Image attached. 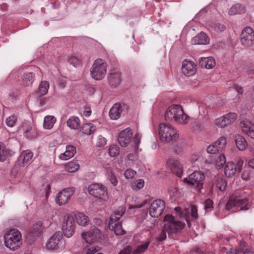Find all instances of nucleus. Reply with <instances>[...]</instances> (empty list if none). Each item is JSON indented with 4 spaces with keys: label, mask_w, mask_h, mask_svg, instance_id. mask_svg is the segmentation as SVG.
I'll return each mask as SVG.
<instances>
[{
    "label": "nucleus",
    "mask_w": 254,
    "mask_h": 254,
    "mask_svg": "<svg viewBox=\"0 0 254 254\" xmlns=\"http://www.w3.org/2000/svg\"><path fill=\"white\" fill-rule=\"evenodd\" d=\"M166 121H174L181 124H186L190 117L184 113L183 108L179 105H173L166 110L165 114Z\"/></svg>",
    "instance_id": "obj_1"
},
{
    "label": "nucleus",
    "mask_w": 254,
    "mask_h": 254,
    "mask_svg": "<svg viewBox=\"0 0 254 254\" xmlns=\"http://www.w3.org/2000/svg\"><path fill=\"white\" fill-rule=\"evenodd\" d=\"M158 133L160 139L164 143H173L179 137L178 130L172 125L169 124H160Z\"/></svg>",
    "instance_id": "obj_2"
},
{
    "label": "nucleus",
    "mask_w": 254,
    "mask_h": 254,
    "mask_svg": "<svg viewBox=\"0 0 254 254\" xmlns=\"http://www.w3.org/2000/svg\"><path fill=\"white\" fill-rule=\"evenodd\" d=\"M3 238L5 246L11 251L17 250L22 245V235L17 229L9 230L4 234Z\"/></svg>",
    "instance_id": "obj_3"
},
{
    "label": "nucleus",
    "mask_w": 254,
    "mask_h": 254,
    "mask_svg": "<svg viewBox=\"0 0 254 254\" xmlns=\"http://www.w3.org/2000/svg\"><path fill=\"white\" fill-rule=\"evenodd\" d=\"M126 210L125 207L121 206L115 210L110 216L109 227L111 230L114 231L116 235H122L126 233V231L123 229L122 221H120Z\"/></svg>",
    "instance_id": "obj_4"
},
{
    "label": "nucleus",
    "mask_w": 254,
    "mask_h": 254,
    "mask_svg": "<svg viewBox=\"0 0 254 254\" xmlns=\"http://www.w3.org/2000/svg\"><path fill=\"white\" fill-rule=\"evenodd\" d=\"M164 230L169 235L176 234L179 231L183 229L185 224L175 219L173 216L170 214L166 215L164 218Z\"/></svg>",
    "instance_id": "obj_5"
},
{
    "label": "nucleus",
    "mask_w": 254,
    "mask_h": 254,
    "mask_svg": "<svg viewBox=\"0 0 254 254\" xmlns=\"http://www.w3.org/2000/svg\"><path fill=\"white\" fill-rule=\"evenodd\" d=\"M107 63L102 59H98L93 63L90 69L92 77L96 80H101L107 72Z\"/></svg>",
    "instance_id": "obj_6"
},
{
    "label": "nucleus",
    "mask_w": 254,
    "mask_h": 254,
    "mask_svg": "<svg viewBox=\"0 0 254 254\" xmlns=\"http://www.w3.org/2000/svg\"><path fill=\"white\" fill-rule=\"evenodd\" d=\"M234 207H240L241 210H247L250 209L251 204L247 198L240 199L233 194L229 197L225 208L226 210H230Z\"/></svg>",
    "instance_id": "obj_7"
},
{
    "label": "nucleus",
    "mask_w": 254,
    "mask_h": 254,
    "mask_svg": "<svg viewBox=\"0 0 254 254\" xmlns=\"http://www.w3.org/2000/svg\"><path fill=\"white\" fill-rule=\"evenodd\" d=\"M88 191L90 194L105 201L109 198L107 189L102 184H92L88 187Z\"/></svg>",
    "instance_id": "obj_8"
},
{
    "label": "nucleus",
    "mask_w": 254,
    "mask_h": 254,
    "mask_svg": "<svg viewBox=\"0 0 254 254\" xmlns=\"http://www.w3.org/2000/svg\"><path fill=\"white\" fill-rule=\"evenodd\" d=\"M75 223L72 216H64L62 223V230L65 236L71 237L75 231Z\"/></svg>",
    "instance_id": "obj_9"
},
{
    "label": "nucleus",
    "mask_w": 254,
    "mask_h": 254,
    "mask_svg": "<svg viewBox=\"0 0 254 254\" xmlns=\"http://www.w3.org/2000/svg\"><path fill=\"white\" fill-rule=\"evenodd\" d=\"M241 42L246 47H250L254 44V31L250 27H245L241 34Z\"/></svg>",
    "instance_id": "obj_10"
},
{
    "label": "nucleus",
    "mask_w": 254,
    "mask_h": 254,
    "mask_svg": "<svg viewBox=\"0 0 254 254\" xmlns=\"http://www.w3.org/2000/svg\"><path fill=\"white\" fill-rule=\"evenodd\" d=\"M165 208V203L161 199L154 200L149 208L150 215L153 218L159 217Z\"/></svg>",
    "instance_id": "obj_11"
},
{
    "label": "nucleus",
    "mask_w": 254,
    "mask_h": 254,
    "mask_svg": "<svg viewBox=\"0 0 254 254\" xmlns=\"http://www.w3.org/2000/svg\"><path fill=\"white\" fill-rule=\"evenodd\" d=\"M73 192L72 188H66L62 190L57 194L56 202L59 205L65 204L69 201Z\"/></svg>",
    "instance_id": "obj_12"
},
{
    "label": "nucleus",
    "mask_w": 254,
    "mask_h": 254,
    "mask_svg": "<svg viewBox=\"0 0 254 254\" xmlns=\"http://www.w3.org/2000/svg\"><path fill=\"white\" fill-rule=\"evenodd\" d=\"M226 144V137L221 136L215 142L207 147V151L210 154H215L218 152L222 151L225 148Z\"/></svg>",
    "instance_id": "obj_13"
},
{
    "label": "nucleus",
    "mask_w": 254,
    "mask_h": 254,
    "mask_svg": "<svg viewBox=\"0 0 254 254\" xmlns=\"http://www.w3.org/2000/svg\"><path fill=\"white\" fill-rule=\"evenodd\" d=\"M133 133L129 128L123 130L118 136V140L122 147H127L132 139Z\"/></svg>",
    "instance_id": "obj_14"
},
{
    "label": "nucleus",
    "mask_w": 254,
    "mask_h": 254,
    "mask_svg": "<svg viewBox=\"0 0 254 254\" xmlns=\"http://www.w3.org/2000/svg\"><path fill=\"white\" fill-rule=\"evenodd\" d=\"M197 71L196 64L193 62L185 60L182 66V73L187 76L194 75Z\"/></svg>",
    "instance_id": "obj_15"
},
{
    "label": "nucleus",
    "mask_w": 254,
    "mask_h": 254,
    "mask_svg": "<svg viewBox=\"0 0 254 254\" xmlns=\"http://www.w3.org/2000/svg\"><path fill=\"white\" fill-rule=\"evenodd\" d=\"M63 238L62 233L60 232H56L51 238L48 240L46 243V248L48 249L54 250L59 248V244L60 241Z\"/></svg>",
    "instance_id": "obj_16"
},
{
    "label": "nucleus",
    "mask_w": 254,
    "mask_h": 254,
    "mask_svg": "<svg viewBox=\"0 0 254 254\" xmlns=\"http://www.w3.org/2000/svg\"><path fill=\"white\" fill-rule=\"evenodd\" d=\"M242 131L252 138H254V124L247 119H245L240 123Z\"/></svg>",
    "instance_id": "obj_17"
},
{
    "label": "nucleus",
    "mask_w": 254,
    "mask_h": 254,
    "mask_svg": "<svg viewBox=\"0 0 254 254\" xmlns=\"http://www.w3.org/2000/svg\"><path fill=\"white\" fill-rule=\"evenodd\" d=\"M33 156V153L30 151H23L19 157L18 164L23 167L28 166L31 162Z\"/></svg>",
    "instance_id": "obj_18"
},
{
    "label": "nucleus",
    "mask_w": 254,
    "mask_h": 254,
    "mask_svg": "<svg viewBox=\"0 0 254 254\" xmlns=\"http://www.w3.org/2000/svg\"><path fill=\"white\" fill-rule=\"evenodd\" d=\"M108 80L111 86L115 87L119 86L121 82L120 71L118 69L111 70L108 76Z\"/></svg>",
    "instance_id": "obj_19"
},
{
    "label": "nucleus",
    "mask_w": 254,
    "mask_h": 254,
    "mask_svg": "<svg viewBox=\"0 0 254 254\" xmlns=\"http://www.w3.org/2000/svg\"><path fill=\"white\" fill-rule=\"evenodd\" d=\"M167 164L171 171L179 177H181L183 174V167L181 163L176 160L171 159L167 161Z\"/></svg>",
    "instance_id": "obj_20"
},
{
    "label": "nucleus",
    "mask_w": 254,
    "mask_h": 254,
    "mask_svg": "<svg viewBox=\"0 0 254 254\" xmlns=\"http://www.w3.org/2000/svg\"><path fill=\"white\" fill-rule=\"evenodd\" d=\"M209 42V38L204 32H200L191 39L193 45H206Z\"/></svg>",
    "instance_id": "obj_21"
},
{
    "label": "nucleus",
    "mask_w": 254,
    "mask_h": 254,
    "mask_svg": "<svg viewBox=\"0 0 254 254\" xmlns=\"http://www.w3.org/2000/svg\"><path fill=\"white\" fill-rule=\"evenodd\" d=\"M205 178L204 174L200 171H194L189 175L188 183L194 185L201 182Z\"/></svg>",
    "instance_id": "obj_22"
},
{
    "label": "nucleus",
    "mask_w": 254,
    "mask_h": 254,
    "mask_svg": "<svg viewBox=\"0 0 254 254\" xmlns=\"http://www.w3.org/2000/svg\"><path fill=\"white\" fill-rule=\"evenodd\" d=\"M199 65L202 68L211 69L215 65V61L212 57H202L199 61Z\"/></svg>",
    "instance_id": "obj_23"
},
{
    "label": "nucleus",
    "mask_w": 254,
    "mask_h": 254,
    "mask_svg": "<svg viewBox=\"0 0 254 254\" xmlns=\"http://www.w3.org/2000/svg\"><path fill=\"white\" fill-rule=\"evenodd\" d=\"M76 148L71 145L66 146L65 151L59 156V158L63 160H66L72 157L76 153Z\"/></svg>",
    "instance_id": "obj_24"
},
{
    "label": "nucleus",
    "mask_w": 254,
    "mask_h": 254,
    "mask_svg": "<svg viewBox=\"0 0 254 254\" xmlns=\"http://www.w3.org/2000/svg\"><path fill=\"white\" fill-rule=\"evenodd\" d=\"M122 111L121 105L120 103H116L110 109L109 116L111 119L117 120L120 118Z\"/></svg>",
    "instance_id": "obj_25"
},
{
    "label": "nucleus",
    "mask_w": 254,
    "mask_h": 254,
    "mask_svg": "<svg viewBox=\"0 0 254 254\" xmlns=\"http://www.w3.org/2000/svg\"><path fill=\"white\" fill-rule=\"evenodd\" d=\"M99 232V230L95 227L92 228L89 232L83 233L82 236L83 239L89 244L93 242L94 240L96 239L95 233Z\"/></svg>",
    "instance_id": "obj_26"
},
{
    "label": "nucleus",
    "mask_w": 254,
    "mask_h": 254,
    "mask_svg": "<svg viewBox=\"0 0 254 254\" xmlns=\"http://www.w3.org/2000/svg\"><path fill=\"white\" fill-rule=\"evenodd\" d=\"M237 172L236 165L233 162H228L225 167L224 173L228 178L233 177Z\"/></svg>",
    "instance_id": "obj_27"
},
{
    "label": "nucleus",
    "mask_w": 254,
    "mask_h": 254,
    "mask_svg": "<svg viewBox=\"0 0 254 254\" xmlns=\"http://www.w3.org/2000/svg\"><path fill=\"white\" fill-rule=\"evenodd\" d=\"M246 11L245 7L240 3H237L233 5L229 10V13L231 15L237 14L244 13Z\"/></svg>",
    "instance_id": "obj_28"
},
{
    "label": "nucleus",
    "mask_w": 254,
    "mask_h": 254,
    "mask_svg": "<svg viewBox=\"0 0 254 254\" xmlns=\"http://www.w3.org/2000/svg\"><path fill=\"white\" fill-rule=\"evenodd\" d=\"M150 242L151 241L148 239L142 242L135 250L132 251V254H141L144 253L148 249Z\"/></svg>",
    "instance_id": "obj_29"
},
{
    "label": "nucleus",
    "mask_w": 254,
    "mask_h": 254,
    "mask_svg": "<svg viewBox=\"0 0 254 254\" xmlns=\"http://www.w3.org/2000/svg\"><path fill=\"white\" fill-rule=\"evenodd\" d=\"M238 251H240V253H242V254H254L252 247L244 241L240 242Z\"/></svg>",
    "instance_id": "obj_30"
},
{
    "label": "nucleus",
    "mask_w": 254,
    "mask_h": 254,
    "mask_svg": "<svg viewBox=\"0 0 254 254\" xmlns=\"http://www.w3.org/2000/svg\"><path fill=\"white\" fill-rule=\"evenodd\" d=\"M22 128L27 137L32 138L36 136V131L34 129L32 128L30 124L25 123L22 125Z\"/></svg>",
    "instance_id": "obj_31"
},
{
    "label": "nucleus",
    "mask_w": 254,
    "mask_h": 254,
    "mask_svg": "<svg viewBox=\"0 0 254 254\" xmlns=\"http://www.w3.org/2000/svg\"><path fill=\"white\" fill-rule=\"evenodd\" d=\"M75 219L77 223L82 226H86L88 222V216L81 212L75 214Z\"/></svg>",
    "instance_id": "obj_32"
},
{
    "label": "nucleus",
    "mask_w": 254,
    "mask_h": 254,
    "mask_svg": "<svg viewBox=\"0 0 254 254\" xmlns=\"http://www.w3.org/2000/svg\"><path fill=\"white\" fill-rule=\"evenodd\" d=\"M96 129V127L91 123L84 124L81 127L82 132L87 135L93 133L95 131Z\"/></svg>",
    "instance_id": "obj_33"
},
{
    "label": "nucleus",
    "mask_w": 254,
    "mask_h": 254,
    "mask_svg": "<svg viewBox=\"0 0 254 254\" xmlns=\"http://www.w3.org/2000/svg\"><path fill=\"white\" fill-rule=\"evenodd\" d=\"M56 118L53 116H47L45 117L43 123V127L46 129H51L55 123Z\"/></svg>",
    "instance_id": "obj_34"
},
{
    "label": "nucleus",
    "mask_w": 254,
    "mask_h": 254,
    "mask_svg": "<svg viewBox=\"0 0 254 254\" xmlns=\"http://www.w3.org/2000/svg\"><path fill=\"white\" fill-rule=\"evenodd\" d=\"M35 80V75L33 72L24 73L22 76V81L24 84L27 86L32 85Z\"/></svg>",
    "instance_id": "obj_35"
},
{
    "label": "nucleus",
    "mask_w": 254,
    "mask_h": 254,
    "mask_svg": "<svg viewBox=\"0 0 254 254\" xmlns=\"http://www.w3.org/2000/svg\"><path fill=\"white\" fill-rule=\"evenodd\" d=\"M236 144L240 150H244L246 149L248 144L244 137L241 135H237L235 139Z\"/></svg>",
    "instance_id": "obj_36"
},
{
    "label": "nucleus",
    "mask_w": 254,
    "mask_h": 254,
    "mask_svg": "<svg viewBox=\"0 0 254 254\" xmlns=\"http://www.w3.org/2000/svg\"><path fill=\"white\" fill-rule=\"evenodd\" d=\"M67 126L72 129H77L80 127V120L78 118L72 116L67 121Z\"/></svg>",
    "instance_id": "obj_37"
},
{
    "label": "nucleus",
    "mask_w": 254,
    "mask_h": 254,
    "mask_svg": "<svg viewBox=\"0 0 254 254\" xmlns=\"http://www.w3.org/2000/svg\"><path fill=\"white\" fill-rule=\"evenodd\" d=\"M9 155L11 151L6 148L4 143H0V161H4Z\"/></svg>",
    "instance_id": "obj_38"
},
{
    "label": "nucleus",
    "mask_w": 254,
    "mask_h": 254,
    "mask_svg": "<svg viewBox=\"0 0 254 254\" xmlns=\"http://www.w3.org/2000/svg\"><path fill=\"white\" fill-rule=\"evenodd\" d=\"M49 88V84L48 82L46 81H42L39 86L37 94L40 96L44 95L48 92Z\"/></svg>",
    "instance_id": "obj_39"
},
{
    "label": "nucleus",
    "mask_w": 254,
    "mask_h": 254,
    "mask_svg": "<svg viewBox=\"0 0 254 254\" xmlns=\"http://www.w3.org/2000/svg\"><path fill=\"white\" fill-rule=\"evenodd\" d=\"M226 162V158L224 154L216 155L215 158V163L217 168H221Z\"/></svg>",
    "instance_id": "obj_40"
},
{
    "label": "nucleus",
    "mask_w": 254,
    "mask_h": 254,
    "mask_svg": "<svg viewBox=\"0 0 254 254\" xmlns=\"http://www.w3.org/2000/svg\"><path fill=\"white\" fill-rule=\"evenodd\" d=\"M79 165L75 162H70L67 163L64 167L66 171L70 173H73L78 170Z\"/></svg>",
    "instance_id": "obj_41"
},
{
    "label": "nucleus",
    "mask_w": 254,
    "mask_h": 254,
    "mask_svg": "<svg viewBox=\"0 0 254 254\" xmlns=\"http://www.w3.org/2000/svg\"><path fill=\"white\" fill-rule=\"evenodd\" d=\"M226 185V184L223 179H217L216 180V184H213L212 185L210 190L212 191L213 188L215 187L216 188L222 191L225 190Z\"/></svg>",
    "instance_id": "obj_42"
},
{
    "label": "nucleus",
    "mask_w": 254,
    "mask_h": 254,
    "mask_svg": "<svg viewBox=\"0 0 254 254\" xmlns=\"http://www.w3.org/2000/svg\"><path fill=\"white\" fill-rule=\"evenodd\" d=\"M44 227L42 225V223L41 221H38L35 224L33 225L32 228V232L37 235L39 234L41 232H42L43 230Z\"/></svg>",
    "instance_id": "obj_43"
},
{
    "label": "nucleus",
    "mask_w": 254,
    "mask_h": 254,
    "mask_svg": "<svg viewBox=\"0 0 254 254\" xmlns=\"http://www.w3.org/2000/svg\"><path fill=\"white\" fill-rule=\"evenodd\" d=\"M192 129L195 132H198L203 129L202 123L200 120H196L191 123Z\"/></svg>",
    "instance_id": "obj_44"
},
{
    "label": "nucleus",
    "mask_w": 254,
    "mask_h": 254,
    "mask_svg": "<svg viewBox=\"0 0 254 254\" xmlns=\"http://www.w3.org/2000/svg\"><path fill=\"white\" fill-rule=\"evenodd\" d=\"M144 185V180L142 179H139L131 183V187L133 190H137L142 189Z\"/></svg>",
    "instance_id": "obj_45"
},
{
    "label": "nucleus",
    "mask_w": 254,
    "mask_h": 254,
    "mask_svg": "<svg viewBox=\"0 0 254 254\" xmlns=\"http://www.w3.org/2000/svg\"><path fill=\"white\" fill-rule=\"evenodd\" d=\"M211 27L212 30L217 33L222 32L226 29V26L224 24L219 23H213L211 25Z\"/></svg>",
    "instance_id": "obj_46"
},
{
    "label": "nucleus",
    "mask_w": 254,
    "mask_h": 254,
    "mask_svg": "<svg viewBox=\"0 0 254 254\" xmlns=\"http://www.w3.org/2000/svg\"><path fill=\"white\" fill-rule=\"evenodd\" d=\"M215 124L218 127L220 128L224 127L228 125L224 116L216 119Z\"/></svg>",
    "instance_id": "obj_47"
},
{
    "label": "nucleus",
    "mask_w": 254,
    "mask_h": 254,
    "mask_svg": "<svg viewBox=\"0 0 254 254\" xmlns=\"http://www.w3.org/2000/svg\"><path fill=\"white\" fill-rule=\"evenodd\" d=\"M107 176L108 179L110 181V182L114 186H116L117 185L118 181V180L115 175L114 173L111 170H109L107 171Z\"/></svg>",
    "instance_id": "obj_48"
},
{
    "label": "nucleus",
    "mask_w": 254,
    "mask_h": 254,
    "mask_svg": "<svg viewBox=\"0 0 254 254\" xmlns=\"http://www.w3.org/2000/svg\"><path fill=\"white\" fill-rule=\"evenodd\" d=\"M224 117L228 125H229L234 122L237 119V115L234 113H229V114L225 115Z\"/></svg>",
    "instance_id": "obj_49"
},
{
    "label": "nucleus",
    "mask_w": 254,
    "mask_h": 254,
    "mask_svg": "<svg viewBox=\"0 0 254 254\" xmlns=\"http://www.w3.org/2000/svg\"><path fill=\"white\" fill-rule=\"evenodd\" d=\"M119 152V148L116 145H111L109 149V153L112 157L117 156Z\"/></svg>",
    "instance_id": "obj_50"
},
{
    "label": "nucleus",
    "mask_w": 254,
    "mask_h": 254,
    "mask_svg": "<svg viewBox=\"0 0 254 254\" xmlns=\"http://www.w3.org/2000/svg\"><path fill=\"white\" fill-rule=\"evenodd\" d=\"M16 121V117L14 115H12L6 119L5 123L8 127H12L15 124Z\"/></svg>",
    "instance_id": "obj_51"
},
{
    "label": "nucleus",
    "mask_w": 254,
    "mask_h": 254,
    "mask_svg": "<svg viewBox=\"0 0 254 254\" xmlns=\"http://www.w3.org/2000/svg\"><path fill=\"white\" fill-rule=\"evenodd\" d=\"M251 176V170L249 168H245L242 174V178L244 180H248Z\"/></svg>",
    "instance_id": "obj_52"
},
{
    "label": "nucleus",
    "mask_w": 254,
    "mask_h": 254,
    "mask_svg": "<svg viewBox=\"0 0 254 254\" xmlns=\"http://www.w3.org/2000/svg\"><path fill=\"white\" fill-rule=\"evenodd\" d=\"M68 62L69 64H72L75 67L79 65L80 64V60H79L75 56L70 57L69 58Z\"/></svg>",
    "instance_id": "obj_53"
},
{
    "label": "nucleus",
    "mask_w": 254,
    "mask_h": 254,
    "mask_svg": "<svg viewBox=\"0 0 254 254\" xmlns=\"http://www.w3.org/2000/svg\"><path fill=\"white\" fill-rule=\"evenodd\" d=\"M135 174L136 172L131 169H127L124 173L125 177L127 179H132Z\"/></svg>",
    "instance_id": "obj_54"
},
{
    "label": "nucleus",
    "mask_w": 254,
    "mask_h": 254,
    "mask_svg": "<svg viewBox=\"0 0 254 254\" xmlns=\"http://www.w3.org/2000/svg\"><path fill=\"white\" fill-rule=\"evenodd\" d=\"M204 207L206 211H211L213 208V201L210 199H206L204 202Z\"/></svg>",
    "instance_id": "obj_55"
},
{
    "label": "nucleus",
    "mask_w": 254,
    "mask_h": 254,
    "mask_svg": "<svg viewBox=\"0 0 254 254\" xmlns=\"http://www.w3.org/2000/svg\"><path fill=\"white\" fill-rule=\"evenodd\" d=\"M106 144V139L102 135H99L98 137L97 142V145L99 147H103Z\"/></svg>",
    "instance_id": "obj_56"
},
{
    "label": "nucleus",
    "mask_w": 254,
    "mask_h": 254,
    "mask_svg": "<svg viewBox=\"0 0 254 254\" xmlns=\"http://www.w3.org/2000/svg\"><path fill=\"white\" fill-rule=\"evenodd\" d=\"M190 215L191 218L193 220H195L197 218L198 214H197V207L195 205H192L191 206V212Z\"/></svg>",
    "instance_id": "obj_57"
},
{
    "label": "nucleus",
    "mask_w": 254,
    "mask_h": 254,
    "mask_svg": "<svg viewBox=\"0 0 254 254\" xmlns=\"http://www.w3.org/2000/svg\"><path fill=\"white\" fill-rule=\"evenodd\" d=\"M166 232L167 231L164 230V227L163 226L161 233L157 238V240L159 242H161L165 240L166 238Z\"/></svg>",
    "instance_id": "obj_58"
},
{
    "label": "nucleus",
    "mask_w": 254,
    "mask_h": 254,
    "mask_svg": "<svg viewBox=\"0 0 254 254\" xmlns=\"http://www.w3.org/2000/svg\"><path fill=\"white\" fill-rule=\"evenodd\" d=\"M132 251L131 247L127 246L126 247L124 250H122L119 254H130Z\"/></svg>",
    "instance_id": "obj_59"
},
{
    "label": "nucleus",
    "mask_w": 254,
    "mask_h": 254,
    "mask_svg": "<svg viewBox=\"0 0 254 254\" xmlns=\"http://www.w3.org/2000/svg\"><path fill=\"white\" fill-rule=\"evenodd\" d=\"M244 164V161L242 159H239L237 163V170H238V171H241Z\"/></svg>",
    "instance_id": "obj_60"
},
{
    "label": "nucleus",
    "mask_w": 254,
    "mask_h": 254,
    "mask_svg": "<svg viewBox=\"0 0 254 254\" xmlns=\"http://www.w3.org/2000/svg\"><path fill=\"white\" fill-rule=\"evenodd\" d=\"M140 136L139 134L138 133H136L134 135L133 141L136 146L138 145V144L140 142Z\"/></svg>",
    "instance_id": "obj_61"
},
{
    "label": "nucleus",
    "mask_w": 254,
    "mask_h": 254,
    "mask_svg": "<svg viewBox=\"0 0 254 254\" xmlns=\"http://www.w3.org/2000/svg\"><path fill=\"white\" fill-rule=\"evenodd\" d=\"M239 250V247L238 248H237L234 251H233V250L232 248H231L226 252V254H238L240 252V251H237V250Z\"/></svg>",
    "instance_id": "obj_62"
},
{
    "label": "nucleus",
    "mask_w": 254,
    "mask_h": 254,
    "mask_svg": "<svg viewBox=\"0 0 254 254\" xmlns=\"http://www.w3.org/2000/svg\"><path fill=\"white\" fill-rule=\"evenodd\" d=\"M246 72L248 74H254V65H252L249 67Z\"/></svg>",
    "instance_id": "obj_63"
},
{
    "label": "nucleus",
    "mask_w": 254,
    "mask_h": 254,
    "mask_svg": "<svg viewBox=\"0 0 254 254\" xmlns=\"http://www.w3.org/2000/svg\"><path fill=\"white\" fill-rule=\"evenodd\" d=\"M96 252V249L95 248L92 247L87 250L85 254H94Z\"/></svg>",
    "instance_id": "obj_64"
}]
</instances>
